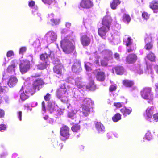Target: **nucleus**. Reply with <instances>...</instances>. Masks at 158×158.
Returning <instances> with one entry per match:
<instances>
[{"label": "nucleus", "mask_w": 158, "mask_h": 158, "mask_svg": "<svg viewBox=\"0 0 158 158\" xmlns=\"http://www.w3.org/2000/svg\"><path fill=\"white\" fill-rule=\"evenodd\" d=\"M60 43L63 51L65 54H69L73 52L75 49L74 41L73 40L70 41L67 37H65L62 40Z\"/></svg>", "instance_id": "f257e3e1"}, {"label": "nucleus", "mask_w": 158, "mask_h": 158, "mask_svg": "<svg viewBox=\"0 0 158 158\" xmlns=\"http://www.w3.org/2000/svg\"><path fill=\"white\" fill-rule=\"evenodd\" d=\"M140 94L142 97L146 100H149L148 103H152L153 98V95L152 93V88L149 87L143 88L140 91Z\"/></svg>", "instance_id": "f03ea898"}, {"label": "nucleus", "mask_w": 158, "mask_h": 158, "mask_svg": "<svg viewBox=\"0 0 158 158\" xmlns=\"http://www.w3.org/2000/svg\"><path fill=\"white\" fill-rule=\"evenodd\" d=\"M96 80L99 82H103L106 79V74L105 72L100 68L96 69L93 71Z\"/></svg>", "instance_id": "7ed1b4c3"}, {"label": "nucleus", "mask_w": 158, "mask_h": 158, "mask_svg": "<svg viewBox=\"0 0 158 158\" xmlns=\"http://www.w3.org/2000/svg\"><path fill=\"white\" fill-rule=\"evenodd\" d=\"M67 89L65 87L60 88L58 89L56 92L57 97L61 99L62 102L63 103H66L68 101L67 96L66 95Z\"/></svg>", "instance_id": "20e7f679"}, {"label": "nucleus", "mask_w": 158, "mask_h": 158, "mask_svg": "<svg viewBox=\"0 0 158 158\" xmlns=\"http://www.w3.org/2000/svg\"><path fill=\"white\" fill-rule=\"evenodd\" d=\"M20 71L22 73H24L28 71L30 68V62L27 60H23L19 65Z\"/></svg>", "instance_id": "39448f33"}, {"label": "nucleus", "mask_w": 158, "mask_h": 158, "mask_svg": "<svg viewBox=\"0 0 158 158\" xmlns=\"http://www.w3.org/2000/svg\"><path fill=\"white\" fill-rule=\"evenodd\" d=\"M60 134L65 139H69L70 135L69 128L66 125L63 126L60 128Z\"/></svg>", "instance_id": "423d86ee"}, {"label": "nucleus", "mask_w": 158, "mask_h": 158, "mask_svg": "<svg viewBox=\"0 0 158 158\" xmlns=\"http://www.w3.org/2000/svg\"><path fill=\"white\" fill-rule=\"evenodd\" d=\"M80 5L82 8L89 9L93 6L94 3L93 0H81Z\"/></svg>", "instance_id": "0eeeda50"}, {"label": "nucleus", "mask_w": 158, "mask_h": 158, "mask_svg": "<svg viewBox=\"0 0 158 158\" xmlns=\"http://www.w3.org/2000/svg\"><path fill=\"white\" fill-rule=\"evenodd\" d=\"M48 42L52 43L56 40L57 35L56 33L53 31H51L48 32L45 35Z\"/></svg>", "instance_id": "6e6552de"}, {"label": "nucleus", "mask_w": 158, "mask_h": 158, "mask_svg": "<svg viewBox=\"0 0 158 158\" xmlns=\"http://www.w3.org/2000/svg\"><path fill=\"white\" fill-rule=\"evenodd\" d=\"M112 22V19L110 16H105L103 18L102 21V26L110 29Z\"/></svg>", "instance_id": "1a4fd4ad"}, {"label": "nucleus", "mask_w": 158, "mask_h": 158, "mask_svg": "<svg viewBox=\"0 0 158 158\" xmlns=\"http://www.w3.org/2000/svg\"><path fill=\"white\" fill-rule=\"evenodd\" d=\"M137 59V56L136 54L131 53L126 57V61L128 64H132L136 61Z\"/></svg>", "instance_id": "9d476101"}, {"label": "nucleus", "mask_w": 158, "mask_h": 158, "mask_svg": "<svg viewBox=\"0 0 158 158\" xmlns=\"http://www.w3.org/2000/svg\"><path fill=\"white\" fill-rule=\"evenodd\" d=\"M80 41L82 45L84 47L88 46L90 44V39L86 35H82L80 37Z\"/></svg>", "instance_id": "9b49d317"}, {"label": "nucleus", "mask_w": 158, "mask_h": 158, "mask_svg": "<svg viewBox=\"0 0 158 158\" xmlns=\"http://www.w3.org/2000/svg\"><path fill=\"white\" fill-rule=\"evenodd\" d=\"M44 84L43 80L41 78H38L35 79L32 83V86L37 89L38 90H39L40 87L42 85Z\"/></svg>", "instance_id": "f8f14e48"}, {"label": "nucleus", "mask_w": 158, "mask_h": 158, "mask_svg": "<svg viewBox=\"0 0 158 158\" xmlns=\"http://www.w3.org/2000/svg\"><path fill=\"white\" fill-rule=\"evenodd\" d=\"M48 17L50 19L52 23V25L54 26L59 24L60 22V19L59 18H54V14L52 13L48 15Z\"/></svg>", "instance_id": "ddd939ff"}, {"label": "nucleus", "mask_w": 158, "mask_h": 158, "mask_svg": "<svg viewBox=\"0 0 158 158\" xmlns=\"http://www.w3.org/2000/svg\"><path fill=\"white\" fill-rule=\"evenodd\" d=\"M36 89L30 85H27L25 86V92L30 95H32L35 92Z\"/></svg>", "instance_id": "4468645a"}, {"label": "nucleus", "mask_w": 158, "mask_h": 158, "mask_svg": "<svg viewBox=\"0 0 158 158\" xmlns=\"http://www.w3.org/2000/svg\"><path fill=\"white\" fill-rule=\"evenodd\" d=\"M72 70L73 72L76 73L80 72L82 70L80 62H75L72 66Z\"/></svg>", "instance_id": "2eb2a0df"}, {"label": "nucleus", "mask_w": 158, "mask_h": 158, "mask_svg": "<svg viewBox=\"0 0 158 158\" xmlns=\"http://www.w3.org/2000/svg\"><path fill=\"white\" fill-rule=\"evenodd\" d=\"M110 29L102 26L98 30V33L99 36L102 38L105 36L107 33L110 30Z\"/></svg>", "instance_id": "dca6fc26"}, {"label": "nucleus", "mask_w": 158, "mask_h": 158, "mask_svg": "<svg viewBox=\"0 0 158 158\" xmlns=\"http://www.w3.org/2000/svg\"><path fill=\"white\" fill-rule=\"evenodd\" d=\"M18 82V79L16 77L11 76L9 78L8 84L10 87L15 86Z\"/></svg>", "instance_id": "f3484780"}, {"label": "nucleus", "mask_w": 158, "mask_h": 158, "mask_svg": "<svg viewBox=\"0 0 158 158\" xmlns=\"http://www.w3.org/2000/svg\"><path fill=\"white\" fill-rule=\"evenodd\" d=\"M53 53L51 52H50L48 54L46 53H42L40 55V59L42 61L44 62L47 61L48 63L49 57H50V56Z\"/></svg>", "instance_id": "a211bd4d"}, {"label": "nucleus", "mask_w": 158, "mask_h": 158, "mask_svg": "<svg viewBox=\"0 0 158 158\" xmlns=\"http://www.w3.org/2000/svg\"><path fill=\"white\" fill-rule=\"evenodd\" d=\"M81 112L83 115L85 117L88 116L90 112V107L81 105Z\"/></svg>", "instance_id": "6ab92c4d"}, {"label": "nucleus", "mask_w": 158, "mask_h": 158, "mask_svg": "<svg viewBox=\"0 0 158 158\" xmlns=\"http://www.w3.org/2000/svg\"><path fill=\"white\" fill-rule=\"evenodd\" d=\"M62 66L60 65H56L53 68V71L54 73L59 75L60 76H61L63 75L62 70Z\"/></svg>", "instance_id": "aec40b11"}, {"label": "nucleus", "mask_w": 158, "mask_h": 158, "mask_svg": "<svg viewBox=\"0 0 158 158\" xmlns=\"http://www.w3.org/2000/svg\"><path fill=\"white\" fill-rule=\"evenodd\" d=\"M122 83L124 86L128 88L132 87L134 84L133 81L127 79H125L123 80L122 81Z\"/></svg>", "instance_id": "412c9836"}, {"label": "nucleus", "mask_w": 158, "mask_h": 158, "mask_svg": "<svg viewBox=\"0 0 158 158\" xmlns=\"http://www.w3.org/2000/svg\"><path fill=\"white\" fill-rule=\"evenodd\" d=\"M95 127L98 133L105 131V127L101 122H97L95 124Z\"/></svg>", "instance_id": "4be33fe9"}, {"label": "nucleus", "mask_w": 158, "mask_h": 158, "mask_svg": "<svg viewBox=\"0 0 158 158\" xmlns=\"http://www.w3.org/2000/svg\"><path fill=\"white\" fill-rule=\"evenodd\" d=\"M116 73L118 75H122L124 72V69L123 67L120 65H117L114 68Z\"/></svg>", "instance_id": "5701e85b"}, {"label": "nucleus", "mask_w": 158, "mask_h": 158, "mask_svg": "<svg viewBox=\"0 0 158 158\" xmlns=\"http://www.w3.org/2000/svg\"><path fill=\"white\" fill-rule=\"evenodd\" d=\"M121 112L124 116H127L129 115L132 111V109L130 108H127L125 107L120 110Z\"/></svg>", "instance_id": "b1692460"}, {"label": "nucleus", "mask_w": 158, "mask_h": 158, "mask_svg": "<svg viewBox=\"0 0 158 158\" xmlns=\"http://www.w3.org/2000/svg\"><path fill=\"white\" fill-rule=\"evenodd\" d=\"M93 102L91 99L88 98H85L82 101V104L81 105L85 106H86L90 107L93 104Z\"/></svg>", "instance_id": "393cba45"}, {"label": "nucleus", "mask_w": 158, "mask_h": 158, "mask_svg": "<svg viewBox=\"0 0 158 158\" xmlns=\"http://www.w3.org/2000/svg\"><path fill=\"white\" fill-rule=\"evenodd\" d=\"M149 7L153 10H158V0H153L149 4Z\"/></svg>", "instance_id": "a878e982"}, {"label": "nucleus", "mask_w": 158, "mask_h": 158, "mask_svg": "<svg viewBox=\"0 0 158 158\" xmlns=\"http://www.w3.org/2000/svg\"><path fill=\"white\" fill-rule=\"evenodd\" d=\"M87 89H89L91 91H94L96 89V86L95 84L94 81L92 80L90 81L88 85L86 86Z\"/></svg>", "instance_id": "bb28decb"}, {"label": "nucleus", "mask_w": 158, "mask_h": 158, "mask_svg": "<svg viewBox=\"0 0 158 158\" xmlns=\"http://www.w3.org/2000/svg\"><path fill=\"white\" fill-rule=\"evenodd\" d=\"M121 3L120 0H113L110 3L111 8L113 10H115L117 6Z\"/></svg>", "instance_id": "cd10ccee"}, {"label": "nucleus", "mask_w": 158, "mask_h": 158, "mask_svg": "<svg viewBox=\"0 0 158 158\" xmlns=\"http://www.w3.org/2000/svg\"><path fill=\"white\" fill-rule=\"evenodd\" d=\"M12 64L9 65L7 69V71L9 73H10L12 71H15L14 69L16 66L14 60L11 61Z\"/></svg>", "instance_id": "c85d7f7f"}, {"label": "nucleus", "mask_w": 158, "mask_h": 158, "mask_svg": "<svg viewBox=\"0 0 158 158\" xmlns=\"http://www.w3.org/2000/svg\"><path fill=\"white\" fill-rule=\"evenodd\" d=\"M49 64L47 63V61L44 63H41L37 65V68L40 70H44L47 68Z\"/></svg>", "instance_id": "c756f323"}, {"label": "nucleus", "mask_w": 158, "mask_h": 158, "mask_svg": "<svg viewBox=\"0 0 158 158\" xmlns=\"http://www.w3.org/2000/svg\"><path fill=\"white\" fill-rule=\"evenodd\" d=\"M132 43L131 39V37H128L127 38H124L123 39V44L127 47H130Z\"/></svg>", "instance_id": "7c9ffc66"}, {"label": "nucleus", "mask_w": 158, "mask_h": 158, "mask_svg": "<svg viewBox=\"0 0 158 158\" xmlns=\"http://www.w3.org/2000/svg\"><path fill=\"white\" fill-rule=\"evenodd\" d=\"M146 57L148 60L151 61H154L155 60V56L154 54L151 52H150L147 55Z\"/></svg>", "instance_id": "2f4dec72"}, {"label": "nucleus", "mask_w": 158, "mask_h": 158, "mask_svg": "<svg viewBox=\"0 0 158 158\" xmlns=\"http://www.w3.org/2000/svg\"><path fill=\"white\" fill-rule=\"evenodd\" d=\"M113 52L111 51H107L105 52V56L104 57V59L109 60L112 59V57Z\"/></svg>", "instance_id": "473e14b6"}, {"label": "nucleus", "mask_w": 158, "mask_h": 158, "mask_svg": "<svg viewBox=\"0 0 158 158\" xmlns=\"http://www.w3.org/2000/svg\"><path fill=\"white\" fill-rule=\"evenodd\" d=\"M154 108L151 107L147 108L146 110V115L148 117H151L153 113Z\"/></svg>", "instance_id": "72a5a7b5"}, {"label": "nucleus", "mask_w": 158, "mask_h": 158, "mask_svg": "<svg viewBox=\"0 0 158 158\" xmlns=\"http://www.w3.org/2000/svg\"><path fill=\"white\" fill-rule=\"evenodd\" d=\"M122 19L124 22L129 23L131 20V18L129 15L125 13L122 17Z\"/></svg>", "instance_id": "f704fd0d"}, {"label": "nucleus", "mask_w": 158, "mask_h": 158, "mask_svg": "<svg viewBox=\"0 0 158 158\" xmlns=\"http://www.w3.org/2000/svg\"><path fill=\"white\" fill-rule=\"evenodd\" d=\"M121 118V115L119 113H116L112 117V120L114 122H116Z\"/></svg>", "instance_id": "c9c22d12"}, {"label": "nucleus", "mask_w": 158, "mask_h": 158, "mask_svg": "<svg viewBox=\"0 0 158 158\" xmlns=\"http://www.w3.org/2000/svg\"><path fill=\"white\" fill-rule=\"evenodd\" d=\"M80 126L77 124L73 125L71 127V130L73 132H77L80 130Z\"/></svg>", "instance_id": "e433bc0d"}, {"label": "nucleus", "mask_w": 158, "mask_h": 158, "mask_svg": "<svg viewBox=\"0 0 158 158\" xmlns=\"http://www.w3.org/2000/svg\"><path fill=\"white\" fill-rule=\"evenodd\" d=\"M29 95L24 92L21 93L20 95V98L23 101L28 98Z\"/></svg>", "instance_id": "4c0bfd02"}, {"label": "nucleus", "mask_w": 158, "mask_h": 158, "mask_svg": "<svg viewBox=\"0 0 158 158\" xmlns=\"http://www.w3.org/2000/svg\"><path fill=\"white\" fill-rule=\"evenodd\" d=\"M153 47L152 44L151 42L147 43L144 46V48L147 50H151Z\"/></svg>", "instance_id": "58836bf2"}, {"label": "nucleus", "mask_w": 158, "mask_h": 158, "mask_svg": "<svg viewBox=\"0 0 158 158\" xmlns=\"http://www.w3.org/2000/svg\"><path fill=\"white\" fill-rule=\"evenodd\" d=\"M152 138V135L151 133L148 131L145 134V138L148 140H150Z\"/></svg>", "instance_id": "ea45409f"}, {"label": "nucleus", "mask_w": 158, "mask_h": 158, "mask_svg": "<svg viewBox=\"0 0 158 158\" xmlns=\"http://www.w3.org/2000/svg\"><path fill=\"white\" fill-rule=\"evenodd\" d=\"M68 117L72 119H73L76 117V114L73 111H71L68 113Z\"/></svg>", "instance_id": "a19ab883"}, {"label": "nucleus", "mask_w": 158, "mask_h": 158, "mask_svg": "<svg viewBox=\"0 0 158 158\" xmlns=\"http://www.w3.org/2000/svg\"><path fill=\"white\" fill-rule=\"evenodd\" d=\"M63 146V145L62 143H57L55 144L54 148L59 150H60L62 148Z\"/></svg>", "instance_id": "79ce46f5"}, {"label": "nucleus", "mask_w": 158, "mask_h": 158, "mask_svg": "<svg viewBox=\"0 0 158 158\" xmlns=\"http://www.w3.org/2000/svg\"><path fill=\"white\" fill-rule=\"evenodd\" d=\"M117 89V86L116 85H112L110 86L109 90L110 92L115 91Z\"/></svg>", "instance_id": "37998d69"}, {"label": "nucleus", "mask_w": 158, "mask_h": 158, "mask_svg": "<svg viewBox=\"0 0 158 158\" xmlns=\"http://www.w3.org/2000/svg\"><path fill=\"white\" fill-rule=\"evenodd\" d=\"M26 50L27 48L25 47H21L19 51V54L23 55V53L26 52Z\"/></svg>", "instance_id": "c03bdc74"}, {"label": "nucleus", "mask_w": 158, "mask_h": 158, "mask_svg": "<svg viewBox=\"0 0 158 158\" xmlns=\"http://www.w3.org/2000/svg\"><path fill=\"white\" fill-rule=\"evenodd\" d=\"M142 17L145 19H148L150 16V15L147 12L144 11L142 13Z\"/></svg>", "instance_id": "a18cd8bd"}, {"label": "nucleus", "mask_w": 158, "mask_h": 158, "mask_svg": "<svg viewBox=\"0 0 158 158\" xmlns=\"http://www.w3.org/2000/svg\"><path fill=\"white\" fill-rule=\"evenodd\" d=\"M3 89L2 88L0 87V104H1L3 102V96L2 95V93H3Z\"/></svg>", "instance_id": "49530a36"}, {"label": "nucleus", "mask_w": 158, "mask_h": 158, "mask_svg": "<svg viewBox=\"0 0 158 158\" xmlns=\"http://www.w3.org/2000/svg\"><path fill=\"white\" fill-rule=\"evenodd\" d=\"M14 55V52L12 50H9L6 53V56L7 57H11L12 56H13Z\"/></svg>", "instance_id": "de8ad7c7"}, {"label": "nucleus", "mask_w": 158, "mask_h": 158, "mask_svg": "<svg viewBox=\"0 0 158 158\" xmlns=\"http://www.w3.org/2000/svg\"><path fill=\"white\" fill-rule=\"evenodd\" d=\"M51 95L48 93L46 95L44 96V98L46 101H49L50 99Z\"/></svg>", "instance_id": "09e8293b"}, {"label": "nucleus", "mask_w": 158, "mask_h": 158, "mask_svg": "<svg viewBox=\"0 0 158 158\" xmlns=\"http://www.w3.org/2000/svg\"><path fill=\"white\" fill-rule=\"evenodd\" d=\"M101 65L103 66H106L108 65V63L105 60H102L101 61Z\"/></svg>", "instance_id": "8fccbe9b"}, {"label": "nucleus", "mask_w": 158, "mask_h": 158, "mask_svg": "<svg viewBox=\"0 0 158 158\" xmlns=\"http://www.w3.org/2000/svg\"><path fill=\"white\" fill-rule=\"evenodd\" d=\"M35 2L33 0H30L29 1L28 6L30 7H32L35 6Z\"/></svg>", "instance_id": "3c124183"}, {"label": "nucleus", "mask_w": 158, "mask_h": 158, "mask_svg": "<svg viewBox=\"0 0 158 158\" xmlns=\"http://www.w3.org/2000/svg\"><path fill=\"white\" fill-rule=\"evenodd\" d=\"M5 115V111L1 109L0 108V118H3Z\"/></svg>", "instance_id": "603ef678"}, {"label": "nucleus", "mask_w": 158, "mask_h": 158, "mask_svg": "<svg viewBox=\"0 0 158 158\" xmlns=\"http://www.w3.org/2000/svg\"><path fill=\"white\" fill-rule=\"evenodd\" d=\"M114 105L118 108H119L122 106V105L120 102H114Z\"/></svg>", "instance_id": "864d4df0"}, {"label": "nucleus", "mask_w": 158, "mask_h": 158, "mask_svg": "<svg viewBox=\"0 0 158 158\" xmlns=\"http://www.w3.org/2000/svg\"><path fill=\"white\" fill-rule=\"evenodd\" d=\"M114 58L117 60H120V55L118 53H115L114 54Z\"/></svg>", "instance_id": "5fc2aeb1"}, {"label": "nucleus", "mask_w": 158, "mask_h": 158, "mask_svg": "<svg viewBox=\"0 0 158 158\" xmlns=\"http://www.w3.org/2000/svg\"><path fill=\"white\" fill-rule=\"evenodd\" d=\"M41 105L42 110L44 112H46V110L45 107V103L44 101L42 102Z\"/></svg>", "instance_id": "6e6d98bb"}, {"label": "nucleus", "mask_w": 158, "mask_h": 158, "mask_svg": "<svg viewBox=\"0 0 158 158\" xmlns=\"http://www.w3.org/2000/svg\"><path fill=\"white\" fill-rule=\"evenodd\" d=\"M54 0H42L43 1L46 3L51 4Z\"/></svg>", "instance_id": "4d7b16f0"}, {"label": "nucleus", "mask_w": 158, "mask_h": 158, "mask_svg": "<svg viewBox=\"0 0 158 158\" xmlns=\"http://www.w3.org/2000/svg\"><path fill=\"white\" fill-rule=\"evenodd\" d=\"M75 85L77 86V87L79 89H81L83 88V85L81 83L78 82L77 81L75 82Z\"/></svg>", "instance_id": "13d9d810"}, {"label": "nucleus", "mask_w": 158, "mask_h": 158, "mask_svg": "<svg viewBox=\"0 0 158 158\" xmlns=\"http://www.w3.org/2000/svg\"><path fill=\"white\" fill-rule=\"evenodd\" d=\"M6 126L4 124L0 125V131L4 130L6 129Z\"/></svg>", "instance_id": "bf43d9fd"}, {"label": "nucleus", "mask_w": 158, "mask_h": 158, "mask_svg": "<svg viewBox=\"0 0 158 158\" xmlns=\"http://www.w3.org/2000/svg\"><path fill=\"white\" fill-rule=\"evenodd\" d=\"M135 49L134 48L130 47L129 48L127 49V52L128 53H130L133 52Z\"/></svg>", "instance_id": "052dcab7"}, {"label": "nucleus", "mask_w": 158, "mask_h": 158, "mask_svg": "<svg viewBox=\"0 0 158 158\" xmlns=\"http://www.w3.org/2000/svg\"><path fill=\"white\" fill-rule=\"evenodd\" d=\"M18 118L20 121L22 120V112L21 111H19L17 113Z\"/></svg>", "instance_id": "680f3d73"}, {"label": "nucleus", "mask_w": 158, "mask_h": 158, "mask_svg": "<svg viewBox=\"0 0 158 158\" xmlns=\"http://www.w3.org/2000/svg\"><path fill=\"white\" fill-rule=\"evenodd\" d=\"M154 119L156 121H158V113L154 114L153 115Z\"/></svg>", "instance_id": "e2e57ef3"}, {"label": "nucleus", "mask_w": 158, "mask_h": 158, "mask_svg": "<svg viewBox=\"0 0 158 158\" xmlns=\"http://www.w3.org/2000/svg\"><path fill=\"white\" fill-rule=\"evenodd\" d=\"M57 114L58 115H61V114H62L63 113V111H62L61 109H58L57 110Z\"/></svg>", "instance_id": "0e129e2a"}, {"label": "nucleus", "mask_w": 158, "mask_h": 158, "mask_svg": "<svg viewBox=\"0 0 158 158\" xmlns=\"http://www.w3.org/2000/svg\"><path fill=\"white\" fill-rule=\"evenodd\" d=\"M6 156V153H2L0 154V158H5Z\"/></svg>", "instance_id": "69168bd1"}, {"label": "nucleus", "mask_w": 158, "mask_h": 158, "mask_svg": "<svg viewBox=\"0 0 158 158\" xmlns=\"http://www.w3.org/2000/svg\"><path fill=\"white\" fill-rule=\"evenodd\" d=\"M41 76V74H40L38 73L35 74L34 75H33L32 76V77H40Z\"/></svg>", "instance_id": "338daca9"}, {"label": "nucleus", "mask_w": 158, "mask_h": 158, "mask_svg": "<svg viewBox=\"0 0 158 158\" xmlns=\"http://www.w3.org/2000/svg\"><path fill=\"white\" fill-rule=\"evenodd\" d=\"M85 67L87 71H89L90 69V68L86 64L85 65Z\"/></svg>", "instance_id": "774afa93"}]
</instances>
